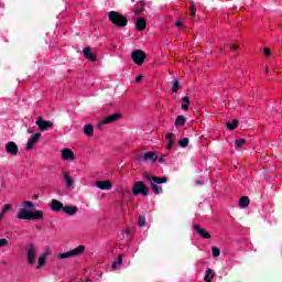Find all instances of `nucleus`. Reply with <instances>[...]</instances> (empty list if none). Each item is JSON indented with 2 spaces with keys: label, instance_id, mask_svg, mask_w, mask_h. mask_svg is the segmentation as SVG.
<instances>
[{
  "label": "nucleus",
  "instance_id": "1",
  "mask_svg": "<svg viewBox=\"0 0 282 282\" xmlns=\"http://www.w3.org/2000/svg\"><path fill=\"white\" fill-rule=\"evenodd\" d=\"M108 18L110 23H112V25H115L116 28H127V25L129 24V20H127V17L122 15L117 11H110L108 13Z\"/></svg>",
  "mask_w": 282,
  "mask_h": 282
},
{
  "label": "nucleus",
  "instance_id": "2",
  "mask_svg": "<svg viewBox=\"0 0 282 282\" xmlns=\"http://www.w3.org/2000/svg\"><path fill=\"white\" fill-rule=\"evenodd\" d=\"M132 195L137 197V195H143L147 197L149 195V186L142 181H138L132 185Z\"/></svg>",
  "mask_w": 282,
  "mask_h": 282
},
{
  "label": "nucleus",
  "instance_id": "3",
  "mask_svg": "<svg viewBox=\"0 0 282 282\" xmlns=\"http://www.w3.org/2000/svg\"><path fill=\"white\" fill-rule=\"evenodd\" d=\"M84 252H85V245H79L78 247H76L75 249L68 252L59 253L58 259H72L74 257H80V254H83Z\"/></svg>",
  "mask_w": 282,
  "mask_h": 282
},
{
  "label": "nucleus",
  "instance_id": "4",
  "mask_svg": "<svg viewBox=\"0 0 282 282\" xmlns=\"http://www.w3.org/2000/svg\"><path fill=\"white\" fill-rule=\"evenodd\" d=\"M132 61L135 65H143L147 61V53L142 50H135L131 53Z\"/></svg>",
  "mask_w": 282,
  "mask_h": 282
},
{
  "label": "nucleus",
  "instance_id": "5",
  "mask_svg": "<svg viewBox=\"0 0 282 282\" xmlns=\"http://www.w3.org/2000/svg\"><path fill=\"white\" fill-rule=\"evenodd\" d=\"M26 263L29 265L36 263V247L34 245H29V248H26Z\"/></svg>",
  "mask_w": 282,
  "mask_h": 282
},
{
  "label": "nucleus",
  "instance_id": "6",
  "mask_svg": "<svg viewBox=\"0 0 282 282\" xmlns=\"http://www.w3.org/2000/svg\"><path fill=\"white\" fill-rule=\"evenodd\" d=\"M120 118H122V115H120V113L110 115V116L104 118V120H101L98 123V127L100 129V127H102L104 124H111L113 122H118V120H120Z\"/></svg>",
  "mask_w": 282,
  "mask_h": 282
},
{
  "label": "nucleus",
  "instance_id": "7",
  "mask_svg": "<svg viewBox=\"0 0 282 282\" xmlns=\"http://www.w3.org/2000/svg\"><path fill=\"white\" fill-rule=\"evenodd\" d=\"M35 124L39 127L40 131H47L48 129H52V127H54L53 121H45L43 120V117H40L35 121Z\"/></svg>",
  "mask_w": 282,
  "mask_h": 282
},
{
  "label": "nucleus",
  "instance_id": "8",
  "mask_svg": "<svg viewBox=\"0 0 282 282\" xmlns=\"http://www.w3.org/2000/svg\"><path fill=\"white\" fill-rule=\"evenodd\" d=\"M138 160L139 162H158V154L155 152H145Z\"/></svg>",
  "mask_w": 282,
  "mask_h": 282
},
{
  "label": "nucleus",
  "instance_id": "9",
  "mask_svg": "<svg viewBox=\"0 0 282 282\" xmlns=\"http://www.w3.org/2000/svg\"><path fill=\"white\" fill-rule=\"evenodd\" d=\"M6 151L9 155H19V145L14 141H10L6 144Z\"/></svg>",
  "mask_w": 282,
  "mask_h": 282
},
{
  "label": "nucleus",
  "instance_id": "10",
  "mask_svg": "<svg viewBox=\"0 0 282 282\" xmlns=\"http://www.w3.org/2000/svg\"><path fill=\"white\" fill-rule=\"evenodd\" d=\"M95 186H97V188H100V191H111V188H113V184H111V181H97L95 183Z\"/></svg>",
  "mask_w": 282,
  "mask_h": 282
},
{
  "label": "nucleus",
  "instance_id": "11",
  "mask_svg": "<svg viewBox=\"0 0 282 282\" xmlns=\"http://www.w3.org/2000/svg\"><path fill=\"white\" fill-rule=\"evenodd\" d=\"M39 140H41V133L37 132L35 134H33L31 137V139L28 141L26 143V151H32V149H34V144H36V142H39Z\"/></svg>",
  "mask_w": 282,
  "mask_h": 282
},
{
  "label": "nucleus",
  "instance_id": "12",
  "mask_svg": "<svg viewBox=\"0 0 282 282\" xmlns=\"http://www.w3.org/2000/svg\"><path fill=\"white\" fill-rule=\"evenodd\" d=\"M65 205L58 199H52L51 200V210L53 213H61V210H64Z\"/></svg>",
  "mask_w": 282,
  "mask_h": 282
},
{
  "label": "nucleus",
  "instance_id": "13",
  "mask_svg": "<svg viewBox=\"0 0 282 282\" xmlns=\"http://www.w3.org/2000/svg\"><path fill=\"white\" fill-rule=\"evenodd\" d=\"M194 230L196 235H199L202 237V239H210V234L206 229L202 228V226L195 224Z\"/></svg>",
  "mask_w": 282,
  "mask_h": 282
},
{
  "label": "nucleus",
  "instance_id": "14",
  "mask_svg": "<svg viewBox=\"0 0 282 282\" xmlns=\"http://www.w3.org/2000/svg\"><path fill=\"white\" fill-rule=\"evenodd\" d=\"M135 28H137L138 32H143V30H147V19L139 18L135 21Z\"/></svg>",
  "mask_w": 282,
  "mask_h": 282
},
{
  "label": "nucleus",
  "instance_id": "15",
  "mask_svg": "<svg viewBox=\"0 0 282 282\" xmlns=\"http://www.w3.org/2000/svg\"><path fill=\"white\" fill-rule=\"evenodd\" d=\"M31 215L32 212H29L28 209H21L18 214V219H25L28 221H31Z\"/></svg>",
  "mask_w": 282,
  "mask_h": 282
},
{
  "label": "nucleus",
  "instance_id": "16",
  "mask_svg": "<svg viewBox=\"0 0 282 282\" xmlns=\"http://www.w3.org/2000/svg\"><path fill=\"white\" fill-rule=\"evenodd\" d=\"M83 52H84L85 58H87L88 61H91L93 63H96L97 58H96V55L91 53V48L85 47Z\"/></svg>",
  "mask_w": 282,
  "mask_h": 282
},
{
  "label": "nucleus",
  "instance_id": "17",
  "mask_svg": "<svg viewBox=\"0 0 282 282\" xmlns=\"http://www.w3.org/2000/svg\"><path fill=\"white\" fill-rule=\"evenodd\" d=\"M62 159L66 161L74 160V152L70 149H64L62 151Z\"/></svg>",
  "mask_w": 282,
  "mask_h": 282
},
{
  "label": "nucleus",
  "instance_id": "18",
  "mask_svg": "<svg viewBox=\"0 0 282 282\" xmlns=\"http://www.w3.org/2000/svg\"><path fill=\"white\" fill-rule=\"evenodd\" d=\"M43 210L31 212V221H40L41 219H43Z\"/></svg>",
  "mask_w": 282,
  "mask_h": 282
},
{
  "label": "nucleus",
  "instance_id": "19",
  "mask_svg": "<svg viewBox=\"0 0 282 282\" xmlns=\"http://www.w3.org/2000/svg\"><path fill=\"white\" fill-rule=\"evenodd\" d=\"M66 215H69L70 217H74L76 213H78V207L77 206H64V210Z\"/></svg>",
  "mask_w": 282,
  "mask_h": 282
},
{
  "label": "nucleus",
  "instance_id": "20",
  "mask_svg": "<svg viewBox=\"0 0 282 282\" xmlns=\"http://www.w3.org/2000/svg\"><path fill=\"white\" fill-rule=\"evenodd\" d=\"M63 176H64V180L66 182V187L72 188V186L74 184V178H72V176L67 172H63Z\"/></svg>",
  "mask_w": 282,
  "mask_h": 282
},
{
  "label": "nucleus",
  "instance_id": "21",
  "mask_svg": "<svg viewBox=\"0 0 282 282\" xmlns=\"http://www.w3.org/2000/svg\"><path fill=\"white\" fill-rule=\"evenodd\" d=\"M37 270H41V268H43V265H45V263H47V253H43L42 256H40L39 260H37Z\"/></svg>",
  "mask_w": 282,
  "mask_h": 282
},
{
  "label": "nucleus",
  "instance_id": "22",
  "mask_svg": "<svg viewBox=\"0 0 282 282\" xmlns=\"http://www.w3.org/2000/svg\"><path fill=\"white\" fill-rule=\"evenodd\" d=\"M84 134L88 138H91V135H94V126L91 123L84 126Z\"/></svg>",
  "mask_w": 282,
  "mask_h": 282
},
{
  "label": "nucleus",
  "instance_id": "23",
  "mask_svg": "<svg viewBox=\"0 0 282 282\" xmlns=\"http://www.w3.org/2000/svg\"><path fill=\"white\" fill-rule=\"evenodd\" d=\"M239 206L240 208H248V206H250V198L248 196L240 197Z\"/></svg>",
  "mask_w": 282,
  "mask_h": 282
},
{
  "label": "nucleus",
  "instance_id": "24",
  "mask_svg": "<svg viewBox=\"0 0 282 282\" xmlns=\"http://www.w3.org/2000/svg\"><path fill=\"white\" fill-rule=\"evenodd\" d=\"M150 186L154 195H160V193H164V189H162V186H158L156 183L150 182Z\"/></svg>",
  "mask_w": 282,
  "mask_h": 282
},
{
  "label": "nucleus",
  "instance_id": "25",
  "mask_svg": "<svg viewBox=\"0 0 282 282\" xmlns=\"http://www.w3.org/2000/svg\"><path fill=\"white\" fill-rule=\"evenodd\" d=\"M213 279H215V271L213 269H207L205 273V281L213 282Z\"/></svg>",
  "mask_w": 282,
  "mask_h": 282
},
{
  "label": "nucleus",
  "instance_id": "26",
  "mask_svg": "<svg viewBox=\"0 0 282 282\" xmlns=\"http://www.w3.org/2000/svg\"><path fill=\"white\" fill-rule=\"evenodd\" d=\"M183 105L181 106V109H183V111H188V105H191V98H188V96H185L182 98Z\"/></svg>",
  "mask_w": 282,
  "mask_h": 282
},
{
  "label": "nucleus",
  "instance_id": "27",
  "mask_svg": "<svg viewBox=\"0 0 282 282\" xmlns=\"http://www.w3.org/2000/svg\"><path fill=\"white\" fill-rule=\"evenodd\" d=\"M239 127V120L237 119H232V121H228L227 122V129H229V131H235V129Z\"/></svg>",
  "mask_w": 282,
  "mask_h": 282
},
{
  "label": "nucleus",
  "instance_id": "28",
  "mask_svg": "<svg viewBox=\"0 0 282 282\" xmlns=\"http://www.w3.org/2000/svg\"><path fill=\"white\" fill-rule=\"evenodd\" d=\"M180 124L181 127H184L186 124V118L184 116L176 117L174 127H180Z\"/></svg>",
  "mask_w": 282,
  "mask_h": 282
},
{
  "label": "nucleus",
  "instance_id": "29",
  "mask_svg": "<svg viewBox=\"0 0 282 282\" xmlns=\"http://www.w3.org/2000/svg\"><path fill=\"white\" fill-rule=\"evenodd\" d=\"M169 182V178L166 176L160 177V176H153L152 183L154 184H166Z\"/></svg>",
  "mask_w": 282,
  "mask_h": 282
},
{
  "label": "nucleus",
  "instance_id": "30",
  "mask_svg": "<svg viewBox=\"0 0 282 282\" xmlns=\"http://www.w3.org/2000/svg\"><path fill=\"white\" fill-rule=\"evenodd\" d=\"M189 142H191V140L188 138H184L178 141V147H181V149H186V147H188Z\"/></svg>",
  "mask_w": 282,
  "mask_h": 282
},
{
  "label": "nucleus",
  "instance_id": "31",
  "mask_svg": "<svg viewBox=\"0 0 282 282\" xmlns=\"http://www.w3.org/2000/svg\"><path fill=\"white\" fill-rule=\"evenodd\" d=\"M189 11H191V17H195L197 12V8L195 7V2H193L192 0L189 1Z\"/></svg>",
  "mask_w": 282,
  "mask_h": 282
},
{
  "label": "nucleus",
  "instance_id": "32",
  "mask_svg": "<svg viewBox=\"0 0 282 282\" xmlns=\"http://www.w3.org/2000/svg\"><path fill=\"white\" fill-rule=\"evenodd\" d=\"M143 226H147V217L139 216V228H143Z\"/></svg>",
  "mask_w": 282,
  "mask_h": 282
},
{
  "label": "nucleus",
  "instance_id": "33",
  "mask_svg": "<svg viewBox=\"0 0 282 282\" xmlns=\"http://www.w3.org/2000/svg\"><path fill=\"white\" fill-rule=\"evenodd\" d=\"M212 254H213L214 258H217L221 254V250H219V248H217V247H213L212 248Z\"/></svg>",
  "mask_w": 282,
  "mask_h": 282
},
{
  "label": "nucleus",
  "instance_id": "34",
  "mask_svg": "<svg viewBox=\"0 0 282 282\" xmlns=\"http://www.w3.org/2000/svg\"><path fill=\"white\" fill-rule=\"evenodd\" d=\"M8 210H12V205L11 204H6L3 206L2 213L0 215H2V217H3V215H6V213H8Z\"/></svg>",
  "mask_w": 282,
  "mask_h": 282
},
{
  "label": "nucleus",
  "instance_id": "35",
  "mask_svg": "<svg viewBox=\"0 0 282 282\" xmlns=\"http://www.w3.org/2000/svg\"><path fill=\"white\" fill-rule=\"evenodd\" d=\"M243 144H246V139H238V140H236V147L238 149H241V147H243Z\"/></svg>",
  "mask_w": 282,
  "mask_h": 282
},
{
  "label": "nucleus",
  "instance_id": "36",
  "mask_svg": "<svg viewBox=\"0 0 282 282\" xmlns=\"http://www.w3.org/2000/svg\"><path fill=\"white\" fill-rule=\"evenodd\" d=\"M180 89V82L175 80L173 86H172V91L175 94Z\"/></svg>",
  "mask_w": 282,
  "mask_h": 282
},
{
  "label": "nucleus",
  "instance_id": "37",
  "mask_svg": "<svg viewBox=\"0 0 282 282\" xmlns=\"http://www.w3.org/2000/svg\"><path fill=\"white\" fill-rule=\"evenodd\" d=\"M24 208H34V203L30 202V200H25L23 203Z\"/></svg>",
  "mask_w": 282,
  "mask_h": 282
},
{
  "label": "nucleus",
  "instance_id": "38",
  "mask_svg": "<svg viewBox=\"0 0 282 282\" xmlns=\"http://www.w3.org/2000/svg\"><path fill=\"white\" fill-rule=\"evenodd\" d=\"M122 265V256L118 257V260L112 263V268H116L117 265Z\"/></svg>",
  "mask_w": 282,
  "mask_h": 282
},
{
  "label": "nucleus",
  "instance_id": "39",
  "mask_svg": "<svg viewBox=\"0 0 282 282\" xmlns=\"http://www.w3.org/2000/svg\"><path fill=\"white\" fill-rule=\"evenodd\" d=\"M143 177H144L145 180H148V182H153V176H151L149 172H145V173L143 174Z\"/></svg>",
  "mask_w": 282,
  "mask_h": 282
},
{
  "label": "nucleus",
  "instance_id": "40",
  "mask_svg": "<svg viewBox=\"0 0 282 282\" xmlns=\"http://www.w3.org/2000/svg\"><path fill=\"white\" fill-rule=\"evenodd\" d=\"M6 246H8V239L6 238L0 239V248H3Z\"/></svg>",
  "mask_w": 282,
  "mask_h": 282
},
{
  "label": "nucleus",
  "instance_id": "41",
  "mask_svg": "<svg viewBox=\"0 0 282 282\" xmlns=\"http://www.w3.org/2000/svg\"><path fill=\"white\" fill-rule=\"evenodd\" d=\"M173 144H175V140L170 139L166 149H169V150L173 149Z\"/></svg>",
  "mask_w": 282,
  "mask_h": 282
},
{
  "label": "nucleus",
  "instance_id": "42",
  "mask_svg": "<svg viewBox=\"0 0 282 282\" xmlns=\"http://www.w3.org/2000/svg\"><path fill=\"white\" fill-rule=\"evenodd\" d=\"M166 140H173V138H176L175 133H167L165 135Z\"/></svg>",
  "mask_w": 282,
  "mask_h": 282
},
{
  "label": "nucleus",
  "instance_id": "43",
  "mask_svg": "<svg viewBox=\"0 0 282 282\" xmlns=\"http://www.w3.org/2000/svg\"><path fill=\"white\" fill-rule=\"evenodd\" d=\"M263 54H264V56H270V54H271L270 48L269 47L263 48Z\"/></svg>",
  "mask_w": 282,
  "mask_h": 282
},
{
  "label": "nucleus",
  "instance_id": "44",
  "mask_svg": "<svg viewBox=\"0 0 282 282\" xmlns=\"http://www.w3.org/2000/svg\"><path fill=\"white\" fill-rule=\"evenodd\" d=\"M236 50H239V45L232 44L231 47H230V51L236 52Z\"/></svg>",
  "mask_w": 282,
  "mask_h": 282
},
{
  "label": "nucleus",
  "instance_id": "45",
  "mask_svg": "<svg viewBox=\"0 0 282 282\" xmlns=\"http://www.w3.org/2000/svg\"><path fill=\"white\" fill-rule=\"evenodd\" d=\"M176 28H184V22L177 21L175 22Z\"/></svg>",
  "mask_w": 282,
  "mask_h": 282
},
{
  "label": "nucleus",
  "instance_id": "46",
  "mask_svg": "<svg viewBox=\"0 0 282 282\" xmlns=\"http://www.w3.org/2000/svg\"><path fill=\"white\" fill-rule=\"evenodd\" d=\"M144 78V76L142 75H139L137 78H135V83H142V79Z\"/></svg>",
  "mask_w": 282,
  "mask_h": 282
},
{
  "label": "nucleus",
  "instance_id": "47",
  "mask_svg": "<svg viewBox=\"0 0 282 282\" xmlns=\"http://www.w3.org/2000/svg\"><path fill=\"white\" fill-rule=\"evenodd\" d=\"M142 12H143V9H137V10L134 11V13L138 14V15H139V14H142Z\"/></svg>",
  "mask_w": 282,
  "mask_h": 282
},
{
  "label": "nucleus",
  "instance_id": "48",
  "mask_svg": "<svg viewBox=\"0 0 282 282\" xmlns=\"http://www.w3.org/2000/svg\"><path fill=\"white\" fill-rule=\"evenodd\" d=\"M160 164H164V156L159 158Z\"/></svg>",
  "mask_w": 282,
  "mask_h": 282
},
{
  "label": "nucleus",
  "instance_id": "49",
  "mask_svg": "<svg viewBox=\"0 0 282 282\" xmlns=\"http://www.w3.org/2000/svg\"><path fill=\"white\" fill-rule=\"evenodd\" d=\"M264 72H265V74H270V67L267 66Z\"/></svg>",
  "mask_w": 282,
  "mask_h": 282
},
{
  "label": "nucleus",
  "instance_id": "50",
  "mask_svg": "<svg viewBox=\"0 0 282 282\" xmlns=\"http://www.w3.org/2000/svg\"><path fill=\"white\" fill-rule=\"evenodd\" d=\"M34 199H39V194H35V195H34Z\"/></svg>",
  "mask_w": 282,
  "mask_h": 282
},
{
  "label": "nucleus",
  "instance_id": "51",
  "mask_svg": "<svg viewBox=\"0 0 282 282\" xmlns=\"http://www.w3.org/2000/svg\"><path fill=\"white\" fill-rule=\"evenodd\" d=\"M126 232H127V235H129V232H131V230L130 229H126Z\"/></svg>",
  "mask_w": 282,
  "mask_h": 282
},
{
  "label": "nucleus",
  "instance_id": "52",
  "mask_svg": "<svg viewBox=\"0 0 282 282\" xmlns=\"http://www.w3.org/2000/svg\"><path fill=\"white\" fill-rule=\"evenodd\" d=\"M1 263H2V265H6L8 262L7 261H2Z\"/></svg>",
  "mask_w": 282,
  "mask_h": 282
},
{
  "label": "nucleus",
  "instance_id": "53",
  "mask_svg": "<svg viewBox=\"0 0 282 282\" xmlns=\"http://www.w3.org/2000/svg\"><path fill=\"white\" fill-rule=\"evenodd\" d=\"M1 219H3V215L0 214V221H1Z\"/></svg>",
  "mask_w": 282,
  "mask_h": 282
},
{
  "label": "nucleus",
  "instance_id": "54",
  "mask_svg": "<svg viewBox=\"0 0 282 282\" xmlns=\"http://www.w3.org/2000/svg\"><path fill=\"white\" fill-rule=\"evenodd\" d=\"M29 133H32V130H28Z\"/></svg>",
  "mask_w": 282,
  "mask_h": 282
},
{
  "label": "nucleus",
  "instance_id": "55",
  "mask_svg": "<svg viewBox=\"0 0 282 282\" xmlns=\"http://www.w3.org/2000/svg\"><path fill=\"white\" fill-rule=\"evenodd\" d=\"M86 282H89L88 280H86Z\"/></svg>",
  "mask_w": 282,
  "mask_h": 282
}]
</instances>
